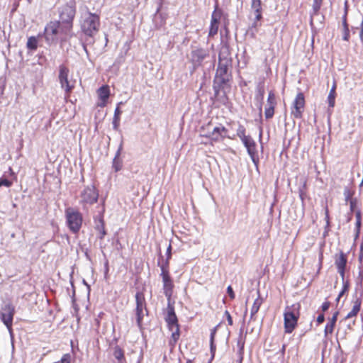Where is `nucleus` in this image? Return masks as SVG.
Wrapping results in <instances>:
<instances>
[{
  "label": "nucleus",
  "instance_id": "26",
  "mask_svg": "<svg viewBox=\"0 0 363 363\" xmlns=\"http://www.w3.org/2000/svg\"><path fill=\"white\" fill-rule=\"evenodd\" d=\"M208 53L203 49L199 48L194 50L191 55L192 61L195 63H201L203 60L207 56Z\"/></svg>",
  "mask_w": 363,
  "mask_h": 363
},
{
  "label": "nucleus",
  "instance_id": "4",
  "mask_svg": "<svg viewBox=\"0 0 363 363\" xmlns=\"http://www.w3.org/2000/svg\"><path fill=\"white\" fill-rule=\"evenodd\" d=\"M211 123H208L201 128L199 138H206L209 140L211 145H213L214 143L220 142L228 137V130L225 127L220 125L219 126L214 127L211 130Z\"/></svg>",
  "mask_w": 363,
  "mask_h": 363
},
{
  "label": "nucleus",
  "instance_id": "30",
  "mask_svg": "<svg viewBox=\"0 0 363 363\" xmlns=\"http://www.w3.org/2000/svg\"><path fill=\"white\" fill-rule=\"evenodd\" d=\"M237 135L242 140L247 137L246 135V129L244 125L240 124L237 130Z\"/></svg>",
  "mask_w": 363,
  "mask_h": 363
},
{
  "label": "nucleus",
  "instance_id": "9",
  "mask_svg": "<svg viewBox=\"0 0 363 363\" xmlns=\"http://www.w3.org/2000/svg\"><path fill=\"white\" fill-rule=\"evenodd\" d=\"M231 67L232 64L229 62V60L218 62L214 82L218 83L219 87H223L232 79Z\"/></svg>",
  "mask_w": 363,
  "mask_h": 363
},
{
  "label": "nucleus",
  "instance_id": "12",
  "mask_svg": "<svg viewBox=\"0 0 363 363\" xmlns=\"http://www.w3.org/2000/svg\"><path fill=\"white\" fill-rule=\"evenodd\" d=\"M69 70L64 65H61L59 67V81L61 87L65 91L66 97H69L72 90L75 86V81L69 79Z\"/></svg>",
  "mask_w": 363,
  "mask_h": 363
},
{
  "label": "nucleus",
  "instance_id": "33",
  "mask_svg": "<svg viewBox=\"0 0 363 363\" xmlns=\"http://www.w3.org/2000/svg\"><path fill=\"white\" fill-rule=\"evenodd\" d=\"M344 196L346 201H349L352 199V196L354 194V191L348 187H345L344 189Z\"/></svg>",
  "mask_w": 363,
  "mask_h": 363
},
{
  "label": "nucleus",
  "instance_id": "46",
  "mask_svg": "<svg viewBox=\"0 0 363 363\" xmlns=\"http://www.w3.org/2000/svg\"><path fill=\"white\" fill-rule=\"evenodd\" d=\"M227 293L230 298V300H234L235 298V292L231 286H228L227 288Z\"/></svg>",
  "mask_w": 363,
  "mask_h": 363
},
{
  "label": "nucleus",
  "instance_id": "10",
  "mask_svg": "<svg viewBox=\"0 0 363 363\" xmlns=\"http://www.w3.org/2000/svg\"><path fill=\"white\" fill-rule=\"evenodd\" d=\"M76 13L74 6L66 4L63 6L60 12V20L57 21L60 24L65 27L66 30L72 32L73 20Z\"/></svg>",
  "mask_w": 363,
  "mask_h": 363
},
{
  "label": "nucleus",
  "instance_id": "62",
  "mask_svg": "<svg viewBox=\"0 0 363 363\" xmlns=\"http://www.w3.org/2000/svg\"><path fill=\"white\" fill-rule=\"evenodd\" d=\"M306 181L304 182L303 186L306 187Z\"/></svg>",
  "mask_w": 363,
  "mask_h": 363
},
{
  "label": "nucleus",
  "instance_id": "25",
  "mask_svg": "<svg viewBox=\"0 0 363 363\" xmlns=\"http://www.w3.org/2000/svg\"><path fill=\"white\" fill-rule=\"evenodd\" d=\"M231 53L230 51V47H221L219 52L218 62L228 61L232 64Z\"/></svg>",
  "mask_w": 363,
  "mask_h": 363
},
{
  "label": "nucleus",
  "instance_id": "29",
  "mask_svg": "<svg viewBox=\"0 0 363 363\" xmlns=\"http://www.w3.org/2000/svg\"><path fill=\"white\" fill-rule=\"evenodd\" d=\"M238 355H239V363H242V361L243 359V354H244V345H245V342L244 341H242L241 340H238Z\"/></svg>",
  "mask_w": 363,
  "mask_h": 363
},
{
  "label": "nucleus",
  "instance_id": "16",
  "mask_svg": "<svg viewBox=\"0 0 363 363\" xmlns=\"http://www.w3.org/2000/svg\"><path fill=\"white\" fill-rule=\"evenodd\" d=\"M277 104L275 93L272 90L269 91L264 108V116L266 119H271L274 116Z\"/></svg>",
  "mask_w": 363,
  "mask_h": 363
},
{
  "label": "nucleus",
  "instance_id": "63",
  "mask_svg": "<svg viewBox=\"0 0 363 363\" xmlns=\"http://www.w3.org/2000/svg\"><path fill=\"white\" fill-rule=\"evenodd\" d=\"M86 46H84V50L86 52Z\"/></svg>",
  "mask_w": 363,
  "mask_h": 363
},
{
  "label": "nucleus",
  "instance_id": "58",
  "mask_svg": "<svg viewBox=\"0 0 363 363\" xmlns=\"http://www.w3.org/2000/svg\"><path fill=\"white\" fill-rule=\"evenodd\" d=\"M31 50H35L37 48V47H34V46H32V47H29Z\"/></svg>",
  "mask_w": 363,
  "mask_h": 363
},
{
  "label": "nucleus",
  "instance_id": "44",
  "mask_svg": "<svg viewBox=\"0 0 363 363\" xmlns=\"http://www.w3.org/2000/svg\"><path fill=\"white\" fill-rule=\"evenodd\" d=\"M71 362V355L69 353L65 354L60 360V363H70Z\"/></svg>",
  "mask_w": 363,
  "mask_h": 363
},
{
  "label": "nucleus",
  "instance_id": "52",
  "mask_svg": "<svg viewBox=\"0 0 363 363\" xmlns=\"http://www.w3.org/2000/svg\"><path fill=\"white\" fill-rule=\"evenodd\" d=\"M336 88H337L336 82H334L333 84V86L330 89V93H336Z\"/></svg>",
  "mask_w": 363,
  "mask_h": 363
},
{
  "label": "nucleus",
  "instance_id": "28",
  "mask_svg": "<svg viewBox=\"0 0 363 363\" xmlns=\"http://www.w3.org/2000/svg\"><path fill=\"white\" fill-rule=\"evenodd\" d=\"M121 114V111L120 110L119 107L117 106L114 111L113 122L115 128H117V127L119 125Z\"/></svg>",
  "mask_w": 363,
  "mask_h": 363
},
{
  "label": "nucleus",
  "instance_id": "20",
  "mask_svg": "<svg viewBox=\"0 0 363 363\" xmlns=\"http://www.w3.org/2000/svg\"><path fill=\"white\" fill-rule=\"evenodd\" d=\"M247 148V152L250 156L254 160L255 157L257 154V145L255 141L252 139L250 135H247V138L241 140Z\"/></svg>",
  "mask_w": 363,
  "mask_h": 363
},
{
  "label": "nucleus",
  "instance_id": "56",
  "mask_svg": "<svg viewBox=\"0 0 363 363\" xmlns=\"http://www.w3.org/2000/svg\"><path fill=\"white\" fill-rule=\"evenodd\" d=\"M208 143L205 140H201L200 144L207 145Z\"/></svg>",
  "mask_w": 363,
  "mask_h": 363
},
{
  "label": "nucleus",
  "instance_id": "50",
  "mask_svg": "<svg viewBox=\"0 0 363 363\" xmlns=\"http://www.w3.org/2000/svg\"><path fill=\"white\" fill-rule=\"evenodd\" d=\"M262 18V11H260L259 12H255V19L257 21H260Z\"/></svg>",
  "mask_w": 363,
  "mask_h": 363
},
{
  "label": "nucleus",
  "instance_id": "60",
  "mask_svg": "<svg viewBox=\"0 0 363 363\" xmlns=\"http://www.w3.org/2000/svg\"><path fill=\"white\" fill-rule=\"evenodd\" d=\"M320 261L323 259V254L320 255Z\"/></svg>",
  "mask_w": 363,
  "mask_h": 363
},
{
  "label": "nucleus",
  "instance_id": "36",
  "mask_svg": "<svg viewBox=\"0 0 363 363\" xmlns=\"http://www.w3.org/2000/svg\"><path fill=\"white\" fill-rule=\"evenodd\" d=\"M252 8L255 12H259L262 11V2L261 0H252Z\"/></svg>",
  "mask_w": 363,
  "mask_h": 363
},
{
  "label": "nucleus",
  "instance_id": "40",
  "mask_svg": "<svg viewBox=\"0 0 363 363\" xmlns=\"http://www.w3.org/2000/svg\"><path fill=\"white\" fill-rule=\"evenodd\" d=\"M172 257V246L171 245H169V247L167 249V258L165 260L162 259L160 263H162L163 262H168V269H169V260Z\"/></svg>",
  "mask_w": 363,
  "mask_h": 363
},
{
  "label": "nucleus",
  "instance_id": "49",
  "mask_svg": "<svg viewBox=\"0 0 363 363\" xmlns=\"http://www.w3.org/2000/svg\"><path fill=\"white\" fill-rule=\"evenodd\" d=\"M356 221H362V213L360 211H357L355 213Z\"/></svg>",
  "mask_w": 363,
  "mask_h": 363
},
{
  "label": "nucleus",
  "instance_id": "55",
  "mask_svg": "<svg viewBox=\"0 0 363 363\" xmlns=\"http://www.w3.org/2000/svg\"><path fill=\"white\" fill-rule=\"evenodd\" d=\"M300 197L301 200H303V192L302 190L300 191Z\"/></svg>",
  "mask_w": 363,
  "mask_h": 363
},
{
  "label": "nucleus",
  "instance_id": "19",
  "mask_svg": "<svg viewBox=\"0 0 363 363\" xmlns=\"http://www.w3.org/2000/svg\"><path fill=\"white\" fill-rule=\"evenodd\" d=\"M339 315V311H335L331 318H329L328 319V323L325 325V329H324V336L325 337H328L329 336L332 335L335 325L336 322L337 320V317Z\"/></svg>",
  "mask_w": 363,
  "mask_h": 363
},
{
  "label": "nucleus",
  "instance_id": "35",
  "mask_svg": "<svg viewBox=\"0 0 363 363\" xmlns=\"http://www.w3.org/2000/svg\"><path fill=\"white\" fill-rule=\"evenodd\" d=\"M336 93H330L328 96V102L330 108H333L335 104Z\"/></svg>",
  "mask_w": 363,
  "mask_h": 363
},
{
  "label": "nucleus",
  "instance_id": "7",
  "mask_svg": "<svg viewBox=\"0 0 363 363\" xmlns=\"http://www.w3.org/2000/svg\"><path fill=\"white\" fill-rule=\"evenodd\" d=\"M135 314L136 317L137 325L140 328H143V318L145 315H148L149 311L147 306L145 294L143 291H138L135 296Z\"/></svg>",
  "mask_w": 363,
  "mask_h": 363
},
{
  "label": "nucleus",
  "instance_id": "13",
  "mask_svg": "<svg viewBox=\"0 0 363 363\" xmlns=\"http://www.w3.org/2000/svg\"><path fill=\"white\" fill-rule=\"evenodd\" d=\"M306 107V99L303 92H298L293 100L290 110L291 116L295 119H301L303 117Z\"/></svg>",
  "mask_w": 363,
  "mask_h": 363
},
{
  "label": "nucleus",
  "instance_id": "43",
  "mask_svg": "<svg viewBox=\"0 0 363 363\" xmlns=\"http://www.w3.org/2000/svg\"><path fill=\"white\" fill-rule=\"evenodd\" d=\"M224 316L227 319L228 325L232 326L233 325V318L228 311L226 310L224 312Z\"/></svg>",
  "mask_w": 363,
  "mask_h": 363
},
{
  "label": "nucleus",
  "instance_id": "54",
  "mask_svg": "<svg viewBox=\"0 0 363 363\" xmlns=\"http://www.w3.org/2000/svg\"><path fill=\"white\" fill-rule=\"evenodd\" d=\"M325 218L327 220V222H329V211L328 207L325 208Z\"/></svg>",
  "mask_w": 363,
  "mask_h": 363
},
{
  "label": "nucleus",
  "instance_id": "31",
  "mask_svg": "<svg viewBox=\"0 0 363 363\" xmlns=\"http://www.w3.org/2000/svg\"><path fill=\"white\" fill-rule=\"evenodd\" d=\"M342 283H343L342 289L341 291L339 293L338 296L336 299L337 302H339L340 298L345 294V293L347 292L349 290V287H350L349 281H345V279L344 282H342Z\"/></svg>",
  "mask_w": 363,
  "mask_h": 363
},
{
  "label": "nucleus",
  "instance_id": "39",
  "mask_svg": "<svg viewBox=\"0 0 363 363\" xmlns=\"http://www.w3.org/2000/svg\"><path fill=\"white\" fill-rule=\"evenodd\" d=\"M361 226H362V221H356L355 222V226H354V239L357 240L360 235V230H361Z\"/></svg>",
  "mask_w": 363,
  "mask_h": 363
},
{
  "label": "nucleus",
  "instance_id": "27",
  "mask_svg": "<svg viewBox=\"0 0 363 363\" xmlns=\"http://www.w3.org/2000/svg\"><path fill=\"white\" fill-rule=\"evenodd\" d=\"M217 325L214 327L211 332V339H210V346H211V352L212 353V356H214L215 352H216V345H214V337L216 335V333L217 332L218 327Z\"/></svg>",
  "mask_w": 363,
  "mask_h": 363
},
{
  "label": "nucleus",
  "instance_id": "5",
  "mask_svg": "<svg viewBox=\"0 0 363 363\" xmlns=\"http://www.w3.org/2000/svg\"><path fill=\"white\" fill-rule=\"evenodd\" d=\"M158 266L161 269L160 277L162 279L164 294L169 302L173 295L174 284L168 269V262L160 263V261H158Z\"/></svg>",
  "mask_w": 363,
  "mask_h": 363
},
{
  "label": "nucleus",
  "instance_id": "18",
  "mask_svg": "<svg viewBox=\"0 0 363 363\" xmlns=\"http://www.w3.org/2000/svg\"><path fill=\"white\" fill-rule=\"evenodd\" d=\"M104 207L101 206V210L99 211V215H97L94 218L96 225V230L100 234V239H103L104 236L106 235V232L105 230V224L104 220Z\"/></svg>",
  "mask_w": 363,
  "mask_h": 363
},
{
  "label": "nucleus",
  "instance_id": "45",
  "mask_svg": "<svg viewBox=\"0 0 363 363\" xmlns=\"http://www.w3.org/2000/svg\"><path fill=\"white\" fill-rule=\"evenodd\" d=\"M347 11L346 10L345 12V14L342 16V28H349V25L347 23Z\"/></svg>",
  "mask_w": 363,
  "mask_h": 363
},
{
  "label": "nucleus",
  "instance_id": "24",
  "mask_svg": "<svg viewBox=\"0 0 363 363\" xmlns=\"http://www.w3.org/2000/svg\"><path fill=\"white\" fill-rule=\"evenodd\" d=\"M113 355L117 360V363H125V351L119 345H116L113 347Z\"/></svg>",
  "mask_w": 363,
  "mask_h": 363
},
{
  "label": "nucleus",
  "instance_id": "14",
  "mask_svg": "<svg viewBox=\"0 0 363 363\" xmlns=\"http://www.w3.org/2000/svg\"><path fill=\"white\" fill-rule=\"evenodd\" d=\"M334 259L337 271L339 273L342 282H344L347 264V256L344 252L340 251L338 254L335 255Z\"/></svg>",
  "mask_w": 363,
  "mask_h": 363
},
{
  "label": "nucleus",
  "instance_id": "59",
  "mask_svg": "<svg viewBox=\"0 0 363 363\" xmlns=\"http://www.w3.org/2000/svg\"><path fill=\"white\" fill-rule=\"evenodd\" d=\"M106 272H108V262H106Z\"/></svg>",
  "mask_w": 363,
  "mask_h": 363
},
{
  "label": "nucleus",
  "instance_id": "1",
  "mask_svg": "<svg viewBox=\"0 0 363 363\" xmlns=\"http://www.w3.org/2000/svg\"><path fill=\"white\" fill-rule=\"evenodd\" d=\"M72 36V32L66 30L57 21L49 22L44 29V38L48 44L66 43Z\"/></svg>",
  "mask_w": 363,
  "mask_h": 363
},
{
  "label": "nucleus",
  "instance_id": "3",
  "mask_svg": "<svg viewBox=\"0 0 363 363\" xmlns=\"http://www.w3.org/2000/svg\"><path fill=\"white\" fill-rule=\"evenodd\" d=\"M164 319L169 330L172 331L169 345L173 348L179 339L180 330L178 319L174 311V307L173 304H171L169 302L167 307V314Z\"/></svg>",
  "mask_w": 363,
  "mask_h": 363
},
{
  "label": "nucleus",
  "instance_id": "11",
  "mask_svg": "<svg viewBox=\"0 0 363 363\" xmlns=\"http://www.w3.org/2000/svg\"><path fill=\"white\" fill-rule=\"evenodd\" d=\"M80 201L84 210L97 202L99 191L94 185L86 186L80 194Z\"/></svg>",
  "mask_w": 363,
  "mask_h": 363
},
{
  "label": "nucleus",
  "instance_id": "22",
  "mask_svg": "<svg viewBox=\"0 0 363 363\" xmlns=\"http://www.w3.org/2000/svg\"><path fill=\"white\" fill-rule=\"evenodd\" d=\"M226 18L227 14H225L223 13V11L218 7V4H216L215 6L214 11L212 12L211 14V21L216 24L220 25V21L222 19L225 20Z\"/></svg>",
  "mask_w": 363,
  "mask_h": 363
},
{
  "label": "nucleus",
  "instance_id": "38",
  "mask_svg": "<svg viewBox=\"0 0 363 363\" xmlns=\"http://www.w3.org/2000/svg\"><path fill=\"white\" fill-rule=\"evenodd\" d=\"M42 38L40 35L30 37L26 45H37L39 42V38Z\"/></svg>",
  "mask_w": 363,
  "mask_h": 363
},
{
  "label": "nucleus",
  "instance_id": "23",
  "mask_svg": "<svg viewBox=\"0 0 363 363\" xmlns=\"http://www.w3.org/2000/svg\"><path fill=\"white\" fill-rule=\"evenodd\" d=\"M362 307V299L360 298H357L355 300L352 301V310L347 313L345 316V319H350L352 318H355L359 313Z\"/></svg>",
  "mask_w": 363,
  "mask_h": 363
},
{
  "label": "nucleus",
  "instance_id": "48",
  "mask_svg": "<svg viewBox=\"0 0 363 363\" xmlns=\"http://www.w3.org/2000/svg\"><path fill=\"white\" fill-rule=\"evenodd\" d=\"M325 321V315L323 313H320L318 315L316 318V322L318 325L322 324Z\"/></svg>",
  "mask_w": 363,
  "mask_h": 363
},
{
  "label": "nucleus",
  "instance_id": "34",
  "mask_svg": "<svg viewBox=\"0 0 363 363\" xmlns=\"http://www.w3.org/2000/svg\"><path fill=\"white\" fill-rule=\"evenodd\" d=\"M340 37L344 41L349 42V38H350L349 28H341Z\"/></svg>",
  "mask_w": 363,
  "mask_h": 363
},
{
  "label": "nucleus",
  "instance_id": "21",
  "mask_svg": "<svg viewBox=\"0 0 363 363\" xmlns=\"http://www.w3.org/2000/svg\"><path fill=\"white\" fill-rule=\"evenodd\" d=\"M257 297L255 299L250 309V319L255 320V315L258 313L261 306L264 302V298L262 297L259 290H257Z\"/></svg>",
  "mask_w": 363,
  "mask_h": 363
},
{
  "label": "nucleus",
  "instance_id": "53",
  "mask_svg": "<svg viewBox=\"0 0 363 363\" xmlns=\"http://www.w3.org/2000/svg\"><path fill=\"white\" fill-rule=\"evenodd\" d=\"M350 204V209L351 211H353L354 206H355V200L351 199L349 201Z\"/></svg>",
  "mask_w": 363,
  "mask_h": 363
},
{
  "label": "nucleus",
  "instance_id": "8",
  "mask_svg": "<svg viewBox=\"0 0 363 363\" xmlns=\"http://www.w3.org/2000/svg\"><path fill=\"white\" fill-rule=\"evenodd\" d=\"M100 26V17L96 13H87V16L84 18L81 28L82 32L88 36L93 37L99 31Z\"/></svg>",
  "mask_w": 363,
  "mask_h": 363
},
{
  "label": "nucleus",
  "instance_id": "41",
  "mask_svg": "<svg viewBox=\"0 0 363 363\" xmlns=\"http://www.w3.org/2000/svg\"><path fill=\"white\" fill-rule=\"evenodd\" d=\"M113 167L114 168L116 172H118V171L121 169L122 164H121V161L118 159L115 158L113 160Z\"/></svg>",
  "mask_w": 363,
  "mask_h": 363
},
{
  "label": "nucleus",
  "instance_id": "17",
  "mask_svg": "<svg viewBox=\"0 0 363 363\" xmlns=\"http://www.w3.org/2000/svg\"><path fill=\"white\" fill-rule=\"evenodd\" d=\"M97 95L99 99V101L97 103V107L104 108L108 104V100L110 96V88L108 85H103L97 90Z\"/></svg>",
  "mask_w": 363,
  "mask_h": 363
},
{
  "label": "nucleus",
  "instance_id": "37",
  "mask_svg": "<svg viewBox=\"0 0 363 363\" xmlns=\"http://www.w3.org/2000/svg\"><path fill=\"white\" fill-rule=\"evenodd\" d=\"M323 4V0H313V10L315 13H318Z\"/></svg>",
  "mask_w": 363,
  "mask_h": 363
},
{
  "label": "nucleus",
  "instance_id": "47",
  "mask_svg": "<svg viewBox=\"0 0 363 363\" xmlns=\"http://www.w3.org/2000/svg\"><path fill=\"white\" fill-rule=\"evenodd\" d=\"M330 305H331V303H330V301H325V302H323V303H322V305H321V307H320V308H321V310H322V311H323V313L324 312L327 311L329 309V308L330 307Z\"/></svg>",
  "mask_w": 363,
  "mask_h": 363
},
{
  "label": "nucleus",
  "instance_id": "6",
  "mask_svg": "<svg viewBox=\"0 0 363 363\" xmlns=\"http://www.w3.org/2000/svg\"><path fill=\"white\" fill-rule=\"evenodd\" d=\"M66 223L69 230L74 234H77L83 223V216L77 209L67 208L65 210Z\"/></svg>",
  "mask_w": 363,
  "mask_h": 363
},
{
  "label": "nucleus",
  "instance_id": "15",
  "mask_svg": "<svg viewBox=\"0 0 363 363\" xmlns=\"http://www.w3.org/2000/svg\"><path fill=\"white\" fill-rule=\"evenodd\" d=\"M2 311H3L1 313V319L7 328L11 330L15 314V308L12 304L8 303L2 308Z\"/></svg>",
  "mask_w": 363,
  "mask_h": 363
},
{
  "label": "nucleus",
  "instance_id": "32",
  "mask_svg": "<svg viewBox=\"0 0 363 363\" xmlns=\"http://www.w3.org/2000/svg\"><path fill=\"white\" fill-rule=\"evenodd\" d=\"M219 28V25L216 24L211 21L210 27H209V36H214L218 33Z\"/></svg>",
  "mask_w": 363,
  "mask_h": 363
},
{
  "label": "nucleus",
  "instance_id": "61",
  "mask_svg": "<svg viewBox=\"0 0 363 363\" xmlns=\"http://www.w3.org/2000/svg\"><path fill=\"white\" fill-rule=\"evenodd\" d=\"M285 345H284L283 347H282V350H285Z\"/></svg>",
  "mask_w": 363,
  "mask_h": 363
},
{
  "label": "nucleus",
  "instance_id": "51",
  "mask_svg": "<svg viewBox=\"0 0 363 363\" xmlns=\"http://www.w3.org/2000/svg\"><path fill=\"white\" fill-rule=\"evenodd\" d=\"M336 88H337L336 82H334L333 84V86L330 89V93H336Z\"/></svg>",
  "mask_w": 363,
  "mask_h": 363
},
{
  "label": "nucleus",
  "instance_id": "42",
  "mask_svg": "<svg viewBox=\"0 0 363 363\" xmlns=\"http://www.w3.org/2000/svg\"><path fill=\"white\" fill-rule=\"evenodd\" d=\"M13 182L5 178H0V187L2 186L10 187Z\"/></svg>",
  "mask_w": 363,
  "mask_h": 363
},
{
  "label": "nucleus",
  "instance_id": "57",
  "mask_svg": "<svg viewBox=\"0 0 363 363\" xmlns=\"http://www.w3.org/2000/svg\"><path fill=\"white\" fill-rule=\"evenodd\" d=\"M186 363H193L192 360L191 359H187V361L186 362Z\"/></svg>",
  "mask_w": 363,
  "mask_h": 363
},
{
  "label": "nucleus",
  "instance_id": "2",
  "mask_svg": "<svg viewBox=\"0 0 363 363\" xmlns=\"http://www.w3.org/2000/svg\"><path fill=\"white\" fill-rule=\"evenodd\" d=\"M301 305L296 302L291 305L286 306L284 308V332L285 334L292 333L298 325V320L301 317Z\"/></svg>",
  "mask_w": 363,
  "mask_h": 363
}]
</instances>
